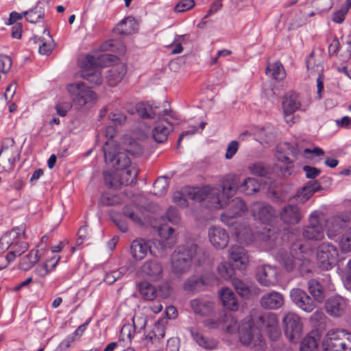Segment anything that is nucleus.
<instances>
[{
  "label": "nucleus",
  "instance_id": "obj_1",
  "mask_svg": "<svg viewBox=\"0 0 351 351\" xmlns=\"http://www.w3.org/2000/svg\"><path fill=\"white\" fill-rule=\"evenodd\" d=\"M222 320L223 329L227 332H238L241 343L254 351H264L265 349V343L261 333L262 330H265L271 341H276L281 337L277 316L273 313L259 315L255 319L247 317L241 324L232 315H224Z\"/></svg>",
  "mask_w": 351,
  "mask_h": 351
},
{
  "label": "nucleus",
  "instance_id": "obj_2",
  "mask_svg": "<svg viewBox=\"0 0 351 351\" xmlns=\"http://www.w3.org/2000/svg\"><path fill=\"white\" fill-rule=\"evenodd\" d=\"M208 257L207 251L196 244L180 246L171 256V271L174 275L182 276L189 271L192 263L197 266L203 265Z\"/></svg>",
  "mask_w": 351,
  "mask_h": 351
},
{
  "label": "nucleus",
  "instance_id": "obj_3",
  "mask_svg": "<svg viewBox=\"0 0 351 351\" xmlns=\"http://www.w3.org/2000/svg\"><path fill=\"white\" fill-rule=\"evenodd\" d=\"M185 195L195 201L204 202V205L210 209H220L226 204L221 199L220 189L209 185L202 188L187 187L184 189V193L176 191L173 194V202L181 207H186L187 201Z\"/></svg>",
  "mask_w": 351,
  "mask_h": 351
},
{
  "label": "nucleus",
  "instance_id": "obj_4",
  "mask_svg": "<svg viewBox=\"0 0 351 351\" xmlns=\"http://www.w3.org/2000/svg\"><path fill=\"white\" fill-rule=\"evenodd\" d=\"M130 146V148L121 149L114 141H107L103 146L106 162L111 165L117 171L132 165L128 153L139 156L143 153V149L135 141L131 143Z\"/></svg>",
  "mask_w": 351,
  "mask_h": 351
},
{
  "label": "nucleus",
  "instance_id": "obj_5",
  "mask_svg": "<svg viewBox=\"0 0 351 351\" xmlns=\"http://www.w3.org/2000/svg\"><path fill=\"white\" fill-rule=\"evenodd\" d=\"M323 346L325 351H351V335L343 329H331Z\"/></svg>",
  "mask_w": 351,
  "mask_h": 351
},
{
  "label": "nucleus",
  "instance_id": "obj_6",
  "mask_svg": "<svg viewBox=\"0 0 351 351\" xmlns=\"http://www.w3.org/2000/svg\"><path fill=\"white\" fill-rule=\"evenodd\" d=\"M325 217L319 211H313L308 217V224L303 228L304 239L311 241H320L324 238Z\"/></svg>",
  "mask_w": 351,
  "mask_h": 351
},
{
  "label": "nucleus",
  "instance_id": "obj_7",
  "mask_svg": "<svg viewBox=\"0 0 351 351\" xmlns=\"http://www.w3.org/2000/svg\"><path fill=\"white\" fill-rule=\"evenodd\" d=\"M276 259L287 271H298L301 275L310 271V263L307 259L294 257L291 253L280 250L276 254Z\"/></svg>",
  "mask_w": 351,
  "mask_h": 351
},
{
  "label": "nucleus",
  "instance_id": "obj_8",
  "mask_svg": "<svg viewBox=\"0 0 351 351\" xmlns=\"http://www.w3.org/2000/svg\"><path fill=\"white\" fill-rule=\"evenodd\" d=\"M337 247L330 243H323L317 248V261L318 266L323 270H329L338 263Z\"/></svg>",
  "mask_w": 351,
  "mask_h": 351
},
{
  "label": "nucleus",
  "instance_id": "obj_9",
  "mask_svg": "<svg viewBox=\"0 0 351 351\" xmlns=\"http://www.w3.org/2000/svg\"><path fill=\"white\" fill-rule=\"evenodd\" d=\"M67 90L74 105L78 107H82L97 99L95 93L84 83L69 84L67 86Z\"/></svg>",
  "mask_w": 351,
  "mask_h": 351
},
{
  "label": "nucleus",
  "instance_id": "obj_10",
  "mask_svg": "<svg viewBox=\"0 0 351 351\" xmlns=\"http://www.w3.org/2000/svg\"><path fill=\"white\" fill-rule=\"evenodd\" d=\"M160 245V250L157 254L152 248L149 241H145L142 238H138L134 240L130 245V253L134 259L136 261L143 260L147 254L148 251L155 256H162L166 254V244L158 242Z\"/></svg>",
  "mask_w": 351,
  "mask_h": 351
},
{
  "label": "nucleus",
  "instance_id": "obj_11",
  "mask_svg": "<svg viewBox=\"0 0 351 351\" xmlns=\"http://www.w3.org/2000/svg\"><path fill=\"white\" fill-rule=\"evenodd\" d=\"M97 64L96 58L91 55H87L81 61V67L84 69L82 73V77L93 85H100L103 81Z\"/></svg>",
  "mask_w": 351,
  "mask_h": 351
},
{
  "label": "nucleus",
  "instance_id": "obj_12",
  "mask_svg": "<svg viewBox=\"0 0 351 351\" xmlns=\"http://www.w3.org/2000/svg\"><path fill=\"white\" fill-rule=\"evenodd\" d=\"M120 171L121 179L117 181H112V179L114 177L111 175H104V180L107 185L117 189L121 185H131L136 182L138 171L135 164H132L125 169H121Z\"/></svg>",
  "mask_w": 351,
  "mask_h": 351
},
{
  "label": "nucleus",
  "instance_id": "obj_13",
  "mask_svg": "<svg viewBox=\"0 0 351 351\" xmlns=\"http://www.w3.org/2000/svg\"><path fill=\"white\" fill-rule=\"evenodd\" d=\"M285 335L291 342H296L300 337L302 324L300 317L293 312H289L283 318Z\"/></svg>",
  "mask_w": 351,
  "mask_h": 351
},
{
  "label": "nucleus",
  "instance_id": "obj_14",
  "mask_svg": "<svg viewBox=\"0 0 351 351\" xmlns=\"http://www.w3.org/2000/svg\"><path fill=\"white\" fill-rule=\"evenodd\" d=\"M292 302L302 311L311 313L316 307V303L304 291L293 288L290 291Z\"/></svg>",
  "mask_w": 351,
  "mask_h": 351
},
{
  "label": "nucleus",
  "instance_id": "obj_15",
  "mask_svg": "<svg viewBox=\"0 0 351 351\" xmlns=\"http://www.w3.org/2000/svg\"><path fill=\"white\" fill-rule=\"evenodd\" d=\"M301 103L299 95L295 92H289L285 96L282 101V108L285 119L287 123H293V114L300 109Z\"/></svg>",
  "mask_w": 351,
  "mask_h": 351
},
{
  "label": "nucleus",
  "instance_id": "obj_16",
  "mask_svg": "<svg viewBox=\"0 0 351 351\" xmlns=\"http://www.w3.org/2000/svg\"><path fill=\"white\" fill-rule=\"evenodd\" d=\"M348 301L340 295L331 296L326 302L325 308L327 313L335 317H341L348 311Z\"/></svg>",
  "mask_w": 351,
  "mask_h": 351
},
{
  "label": "nucleus",
  "instance_id": "obj_17",
  "mask_svg": "<svg viewBox=\"0 0 351 351\" xmlns=\"http://www.w3.org/2000/svg\"><path fill=\"white\" fill-rule=\"evenodd\" d=\"M256 279L263 286H274L278 282V269L269 265L258 267L256 270Z\"/></svg>",
  "mask_w": 351,
  "mask_h": 351
},
{
  "label": "nucleus",
  "instance_id": "obj_18",
  "mask_svg": "<svg viewBox=\"0 0 351 351\" xmlns=\"http://www.w3.org/2000/svg\"><path fill=\"white\" fill-rule=\"evenodd\" d=\"M246 210L245 203L241 199L235 198L231 201L230 209L221 215V220L227 226H232L235 222L234 219Z\"/></svg>",
  "mask_w": 351,
  "mask_h": 351
},
{
  "label": "nucleus",
  "instance_id": "obj_19",
  "mask_svg": "<svg viewBox=\"0 0 351 351\" xmlns=\"http://www.w3.org/2000/svg\"><path fill=\"white\" fill-rule=\"evenodd\" d=\"M213 275H193L183 283V289L187 293H195L203 290L204 287L210 283Z\"/></svg>",
  "mask_w": 351,
  "mask_h": 351
},
{
  "label": "nucleus",
  "instance_id": "obj_20",
  "mask_svg": "<svg viewBox=\"0 0 351 351\" xmlns=\"http://www.w3.org/2000/svg\"><path fill=\"white\" fill-rule=\"evenodd\" d=\"M251 212L256 219L263 223L271 222L276 216L273 207L264 202H254L252 206Z\"/></svg>",
  "mask_w": 351,
  "mask_h": 351
},
{
  "label": "nucleus",
  "instance_id": "obj_21",
  "mask_svg": "<svg viewBox=\"0 0 351 351\" xmlns=\"http://www.w3.org/2000/svg\"><path fill=\"white\" fill-rule=\"evenodd\" d=\"M162 117H158L152 132V136L157 143L165 142L167 139L169 133L173 131L172 125Z\"/></svg>",
  "mask_w": 351,
  "mask_h": 351
},
{
  "label": "nucleus",
  "instance_id": "obj_22",
  "mask_svg": "<svg viewBox=\"0 0 351 351\" xmlns=\"http://www.w3.org/2000/svg\"><path fill=\"white\" fill-rule=\"evenodd\" d=\"M208 238L212 245L216 249L225 248L229 242L228 232L217 226H212L208 229Z\"/></svg>",
  "mask_w": 351,
  "mask_h": 351
},
{
  "label": "nucleus",
  "instance_id": "obj_23",
  "mask_svg": "<svg viewBox=\"0 0 351 351\" xmlns=\"http://www.w3.org/2000/svg\"><path fill=\"white\" fill-rule=\"evenodd\" d=\"M230 261L234 267L242 269L247 267L249 258L246 251L242 247L233 245L228 250Z\"/></svg>",
  "mask_w": 351,
  "mask_h": 351
},
{
  "label": "nucleus",
  "instance_id": "obj_24",
  "mask_svg": "<svg viewBox=\"0 0 351 351\" xmlns=\"http://www.w3.org/2000/svg\"><path fill=\"white\" fill-rule=\"evenodd\" d=\"M347 226V221L341 217L336 216L330 219L325 217L324 223V230L326 231L328 237L333 239L341 233V230Z\"/></svg>",
  "mask_w": 351,
  "mask_h": 351
},
{
  "label": "nucleus",
  "instance_id": "obj_25",
  "mask_svg": "<svg viewBox=\"0 0 351 351\" xmlns=\"http://www.w3.org/2000/svg\"><path fill=\"white\" fill-rule=\"evenodd\" d=\"M280 218L286 224L296 225L302 219V213L298 206L289 204L280 211Z\"/></svg>",
  "mask_w": 351,
  "mask_h": 351
},
{
  "label": "nucleus",
  "instance_id": "obj_26",
  "mask_svg": "<svg viewBox=\"0 0 351 351\" xmlns=\"http://www.w3.org/2000/svg\"><path fill=\"white\" fill-rule=\"evenodd\" d=\"M190 306L195 315L208 316L214 311V303L206 298H196L191 300Z\"/></svg>",
  "mask_w": 351,
  "mask_h": 351
},
{
  "label": "nucleus",
  "instance_id": "obj_27",
  "mask_svg": "<svg viewBox=\"0 0 351 351\" xmlns=\"http://www.w3.org/2000/svg\"><path fill=\"white\" fill-rule=\"evenodd\" d=\"M142 273L152 281H158L163 276V267L156 261H147L141 267Z\"/></svg>",
  "mask_w": 351,
  "mask_h": 351
},
{
  "label": "nucleus",
  "instance_id": "obj_28",
  "mask_svg": "<svg viewBox=\"0 0 351 351\" xmlns=\"http://www.w3.org/2000/svg\"><path fill=\"white\" fill-rule=\"evenodd\" d=\"M19 238H25V230L20 228H13L4 234L0 239V253H3L9 248L12 250L13 242Z\"/></svg>",
  "mask_w": 351,
  "mask_h": 351
},
{
  "label": "nucleus",
  "instance_id": "obj_29",
  "mask_svg": "<svg viewBox=\"0 0 351 351\" xmlns=\"http://www.w3.org/2000/svg\"><path fill=\"white\" fill-rule=\"evenodd\" d=\"M19 238H25V230L20 228H13L4 234L0 239V253H3L9 248L12 250L13 242Z\"/></svg>",
  "mask_w": 351,
  "mask_h": 351
},
{
  "label": "nucleus",
  "instance_id": "obj_30",
  "mask_svg": "<svg viewBox=\"0 0 351 351\" xmlns=\"http://www.w3.org/2000/svg\"><path fill=\"white\" fill-rule=\"evenodd\" d=\"M261 305L267 309H278L284 304L283 295L277 291H271L263 295L260 300Z\"/></svg>",
  "mask_w": 351,
  "mask_h": 351
},
{
  "label": "nucleus",
  "instance_id": "obj_31",
  "mask_svg": "<svg viewBox=\"0 0 351 351\" xmlns=\"http://www.w3.org/2000/svg\"><path fill=\"white\" fill-rule=\"evenodd\" d=\"M239 177L234 174L226 176L221 181L223 195L228 199L233 197L239 189Z\"/></svg>",
  "mask_w": 351,
  "mask_h": 351
},
{
  "label": "nucleus",
  "instance_id": "obj_32",
  "mask_svg": "<svg viewBox=\"0 0 351 351\" xmlns=\"http://www.w3.org/2000/svg\"><path fill=\"white\" fill-rule=\"evenodd\" d=\"M15 142L12 138H5L2 142V148L0 152V166L5 171H10L13 169L14 159L8 157V148L9 146L13 147Z\"/></svg>",
  "mask_w": 351,
  "mask_h": 351
},
{
  "label": "nucleus",
  "instance_id": "obj_33",
  "mask_svg": "<svg viewBox=\"0 0 351 351\" xmlns=\"http://www.w3.org/2000/svg\"><path fill=\"white\" fill-rule=\"evenodd\" d=\"M321 338L322 335L318 330L311 331L302 341L300 351H318Z\"/></svg>",
  "mask_w": 351,
  "mask_h": 351
},
{
  "label": "nucleus",
  "instance_id": "obj_34",
  "mask_svg": "<svg viewBox=\"0 0 351 351\" xmlns=\"http://www.w3.org/2000/svg\"><path fill=\"white\" fill-rule=\"evenodd\" d=\"M137 31V23L132 16H128L121 21L114 28V32L121 36H128Z\"/></svg>",
  "mask_w": 351,
  "mask_h": 351
},
{
  "label": "nucleus",
  "instance_id": "obj_35",
  "mask_svg": "<svg viewBox=\"0 0 351 351\" xmlns=\"http://www.w3.org/2000/svg\"><path fill=\"white\" fill-rule=\"evenodd\" d=\"M126 73V66L123 64H119L110 68L106 73V79L107 83L114 86L119 83Z\"/></svg>",
  "mask_w": 351,
  "mask_h": 351
},
{
  "label": "nucleus",
  "instance_id": "obj_36",
  "mask_svg": "<svg viewBox=\"0 0 351 351\" xmlns=\"http://www.w3.org/2000/svg\"><path fill=\"white\" fill-rule=\"evenodd\" d=\"M136 108L139 116L143 119H154L156 116L158 117L169 114L167 110H162V114L160 112H156L158 108H153L148 103H138Z\"/></svg>",
  "mask_w": 351,
  "mask_h": 351
},
{
  "label": "nucleus",
  "instance_id": "obj_37",
  "mask_svg": "<svg viewBox=\"0 0 351 351\" xmlns=\"http://www.w3.org/2000/svg\"><path fill=\"white\" fill-rule=\"evenodd\" d=\"M223 305L230 311H237L239 308L238 300L234 292L228 287H223L219 292Z\"/></svg>",
  "mask_w": 351,
  "mask_h": 351
},
{
  "label": "nucleus",
  "instance_id": "obj_38",
  "mask_svg": "<svg viewBox=\"0 0 351 351\" xmlns=\"http://www.w3.org/2000/svg\"><path fill=\"white\" fill-rule=\"evenodd\" d=\"M314 52H311L309 56L307 58L306 63V67L308 71L312 70L320 73L323 70V66L317 64L315 65L313 59ZM317 94L319 99L322 98V92L324 89V77L322 74H319L317 78Z\"/></svg>",
  "mask_w": 351,
  "mask_h": 351
},
{
  "label": "nucleus",
  "instance_id": "obj_39",
  "mask_svg": "<svg viewBox=\"0 0 351 351\" xmlns=\"http://www.w3.org/2000/svg\"><path fill=\"white\" fill-rule=\"evenodd\" d=\"M320 188L317 181H310L298 192L295 197L299 202L304 203Z\"/></svg>",
  "mask_w": 351,
  "mask_h": 351
},
{
  "label": "nucleus",
  "instance_id": "obj_40",
  "mask_svg": "<svg viewBox=\"0 0 351 351\" xmlns=\"http://www.w3.org/2000/svg\"><path fill=\"white\" fill-rule=\"evenodd\" d=\"M25 238H25H19L13 242L12 250L5 256L6 261L8 263L13 261L16 256H21L29 248L28 243L21 241Z\"/></svg>",
  "mask_w": 351,
  "mask_h": 351
},
{
  "label": "nucleus",
  "instance_id": "obj_41",
  "mask_svg": "<svg viewBox=\"0 0 351 351\" xmlns=\"http://www.w3.org/2000/svg\"><path fill=\"white\" fill-rule=\"evenodd\" d=\"M189 331L193 339L199 346L209 350H212L216 347L217 342L214 339H210L206 337L199 333L197 328L191 327L189 328Z\"/></svg>",
  "mask_w": 351,
  "mask_h": 351
},
{
  "label": "nucleus",
  "instance_id": "obj_42",
  "mask_svg": "<svg viewBox=\"0 0 351 351\" xmlns=\"http://www.w3.org/2000/svg\"><path fill=\"white\" fill-rule=\"evenodd\" d=\"M308 288L315 302H322L325 299V294L322 285L315 279H311L308 282Z\"/></svg>",
  "mask_w": 351,
  "mask_h": 351
},
{
  "label": "nucleus",
  "instance_id": "obj_43",
  "mask_svg": "<svg viewBox=\"0 0 351 351\" xmlns=\"http://www.w3.org/2000/svg\"><path fill=\"white\" fill-rule=\"evenodd\" d=\"M40 5L41 3L38 1L34 8L23 12V14L29 23H36L44 19L45 11Z\"/></svg>",
  "mask_w": 351,
  "mask_h": 351
},
{
  "label": "nucleus",
  "instance_id": "obj_44",
  "mask_svg": "<svg viewBox=\"0 0 351 351\" xmlns=\"http://www.w3.org/2000/svg\"><path fill=\"white\" fill-rule=\"evenodd\" d=\"M139 293L145 300L152 301L157 295L156 287L148 281H143L138 285Z\"/></svg>",
  "mask_w": 351,
  "mask_h": 351
},
{
  "label": "nucleus",
  "instance_id": "obj_45",
  "mask_svg": "<svg viewBox=\"0 0 351 351\" xmlns=\"http://www.w3.org/2000/svg\"><path fill=\"white\" fill-rule=\"evenodd\" d=\"M40 258V255L37 250H32L28 254L25 256L21 263L20 268L27 271L32 268Z\"/></svg>",
  "mask_w": 351,
  "mask_h": 351
},
{
  "label": "nucleus",
  "instance_id": "obj_46",
  "mask_svg": "<svg viewBox=\"0 0 351 351\" xmlns=\"http://www.w3.org/2000/svg\"><path fill=\"white\" fill-rule=\"evenodd\" d=\"M260 189V183L252 178L245 179L239 186V190L247 195H250L258 191Z\"/></svg>",
  "mask_w": 351,
  "mask_h": 351
},
{
  "label": "nucleus",
  "instance_id": "obj_47",
  "mask_svg": "<svg viewBox=\"0 0 351 351\" xmlns=\"http://www.w3.org/2000/svg\"><path fill=\"white\" fill-rule=\"evenodd\" d=\"M266 73L276 80H281L285 77L283 66L279 62L269 64L266 69Z\"/></svg>",
  "mask_w": 351,
  "mask_h": 351
},
{
  "label": "nucleus",
  "instance_id": "obj_48",
  "mask_svg": "<svg viewBox=\"0 0 351 351\" xmlns=\"http://www.w3.org/2000/svg\"><path fill=\"white\" fill-rule=\"evenodd\" d=\"M123 212L125 217L130 219L135 223H143L142 216L137 207L134 206H127L123 208Z\"/></svg>",
  "mask_w": 351,
  "mask_h": 351
},
{
  "label": "nucleus",
  "instance_id": "obj_49",
  "mask_svg": "<svg viewBox=\"0 0 351 351\" xmlns=\"http://www.w3.org/2000/svg\"><path fill=\"white\" fill-rule=\"evenodd\" d=\"M276 130L271 125H266L260 128L257 132V135L260 139L267 143L274 139Z\"/></svg>",
  "mask_w": 351,
  "mask_h": 351
},
{
  "label": "nucleus",
  "instance_id": "obj_50",
  "mask_svg": "<svg viewBox=\"0 0 351 351\" xmlns=\"http://www.w3.org/2000/svg\"><path fill=\"white\" fill-rule=\"evenodd\" d=\"M250 173L257 176H265L269 172V166L261 162H256L248 167Z\"/></svg>",
  "mask_w": 351,
  "mask_h": 351
},
{
  "label": "nucleus",
  "instance_id": "obj_51",
  "mask_svg": "<svg viewBox=\"0 0 351 351\" xmlns=\"http://www.w3.org/2000/svg\"><path fill=\"white\" fill-rule=\"evenodd\" d=\"M154 194L162 196L167 191L168 181L165 177L158 178L154 183Z\"/></svg>",
  "mask_w": 351,
  "mask_h": 351
},
{
  "label": "nucleus",
  "instance_id": "obj_52",
  "mask_svg": "<svg viewBox=\"0 0 351 351\" xmlns=\"http://www.w3.org/2000/svg\"><path fill=\"white\" fill-rule=\"evenodd\" d=\"M44 34H47L48 39H45L39 45V53L42 55L48 56L52 52L53 44L49 32L47 29H45Z\"/></svg>",
  "mask_w": 351,
  "mask_h": 351
},
{
  "label": "nucleus",
  "instance_id": "obj_53",
  "mask_svg": "<svg viewBox=\"0 0 351 351\" xmlns=\"http://www.w3.org/2000/svg\"><path fill=\"white\" fill-rule=\"evenodd\" d=\"M217 271L219 276L224 280L232 279V277L234 274V269L230 263H221L217 267Z\"/></svg>",
  "mask_w": 351,
  "mask_h": 351
},
{
  "label": "nucleus",
  "instance_id": "obj_54",
  "mask_svg": "<svg viewBox=\"0 0 351 351\" xmlns=\"http://www.w3.org/2000/svg\"><path fill=\"white\" fill-rule=\"evenodd\" d=\"M317 13L330 10L333 6L332 0H314L311 3Z\"/></svg>",
  "mask_w": 351,
  "mask_h": 351
},
{
  "label": "nucleus",
  "instance_id": "obj_55",
  "mask_svg": "<svg viewBox=\"0 0 351 351\" xmlns=\"http://www.w3.org/2000/svg\"><path fill=\"white\" fill-rule=\"evenodd\" d=\"M232 283L237 292L242 297H246L250 294V289L247 284L238 278H232Z\"/></svg>",
  "mask_w": 351,
  "mask_h": 351
},
{
  "label": "nucleus",
  "instance_id": "obj_56",
  "mask_svg": "<svg viewBox=\"0 0 351 351\" xmlns=\"http://www.w3.org/2000/svg\"><path fill=\"white\" fill-rule=\"evenodd\" d=\"M290 149V152H291L292 155L294 156H298L299 154H304L306 158H309V154H315L316 156H322L324 154V152L322 149L317 147H314L313 149H304V150L302 151H300L298 149H295L294 147H291L289 149Z\"/></svg>",
  "mask_w": 351,
  "mask_h": 351
},
{
  "label": "nucleus",
  "instance_id": "obj_57",
  "mask_svg": "<svg viewBox=\"0 0 351 351\" xmlns=\"http://www.w3.org/2000/svg\"><path fill=\"white\" fill-rule=\"evenodd\" d=\"M339 245L343 252H348L351 251V228H349L343 233L340 240Z\"/></svg>",
  "mask_w": 351,
  "mask_h": 351
},
{
  "label": "nucleus",
  "instance_id": "obj_58",
  "mask_svg": "<svg viewBox=\"0 0 351 351\" xmlns=\"http://www.w3.org/2000/svg\"><path fill=\"white\" fill-rule=\"evenodd\" d=\"M186 35H177L175 37L173 42L168 46L169 48L172 49L171 53L173 54H179L183 51L182 42L184 41Z\"/></svg>",
  "mask_w": 351,
  "mask_h": 351
},
{
  "label": "nucleus",
  "instance_id": "obj_59",
  "mask_svg": "<svg viewBox=\"0 0 351 351\" xmlns=\"http://www.w3.org/2000/svg\"><path fill=\"white\" fill-rule=\"evenodd\" d=\"M195 5L193 0H180L175 6L174 10L176 12H186Z\"/></svg>",
  "mask_w": 351,
  "mask_h": 351
},
{
  "label": "nucleus",
  "instance_id": "obj_60",
  "mask_svg": "<svg viewBox=\"0 0 351 351\" xmlns=\"http://www.w3.org/2000/svg\"><path fill=\"white\" fill-rule=\"evenodd\" d=\"M108 118L117 125H123L126 121V116L119 110H114L109 114Z\"/></svg>",
  "mask_w": 351,
  "mask_h": 351
},
{
  "label": "nucleus",
  "instance_id": "obj_61",
  "mask_svg": "<svg viewBox=\"0 0 351 351\" xmlns=\"http://www.w3.org/2000/svg\"><path fill=\"white\" fill-rule=\"evenodd\" d=\"M165 217L173 224H178L180 222V217L176 208L171 206L166 213Z\"/></svg>",
  "mask_w": 351,
  "mask_h": 351
},
{
  "label": "nucleus",
  "instance_id": "obj_62",
  "mask_svg": "<svg viewBox=\"0 0 351 351\" xmlns=\"http://www.w3.org/2000/svg\"><path fill=\"white\" fill-rule=\"evenodd\" d=\"M239 145V142L237 141H232L228 144L225 155L226 159L230 160L232 158L238 151Z\"/></svg>",
  "mask_w": 351,
  "mask_h": 351
},
{
  "label": "nucleus",
  "instance_id": "obj_63",
  "mask_svg": "<svg viewBox=\"0 0 351 351\" xmlns=\"http://www.w3.org/2000/svg\"><path fill=\"white\" fill-rule=\"evenodd\" d=\"M71 104L69 102L59 103L56 106V109L58 115L64 117L67 112L71 108Z\"/></svg>",
  "mask_w": 351,
  "mask_h": 351
},
{
  "label": "nucleus",
  "instance_id": "obj_64",
  "mask_svg": "<svg viewBox=\"0 0 351 351\" xmlns=\"http://www.w3.org/2000/svg\"><path fill=\"white\" fill-rule=\"evenodd\" d=\"M221 318H222V317L205 319L203 322L204 326L210 329L217 328L221 325Z\"/></svg>",
  "mask_w": 351,
  "mask_h": 351
}]
</instances>
